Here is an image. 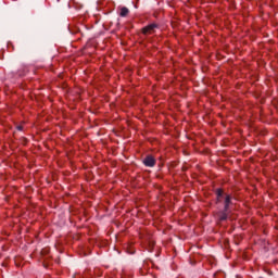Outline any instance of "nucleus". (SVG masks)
Masks as SVG:
<instances>
[{
  "label": "nucleus",
  "mask_w": 278,
  "mask_h": 278,
  "mask_svg": "<svg viewBox=\"0 0 278 278\" xmlns=\"http://www.w3.org/2000/svg\"><path fill=\"white\" fill-rule=\"evenodd\" d=\"M224 199H225V201H224V203H225L224 212H228L229 211V205H231V195L226 194Z\"/></svg>",
  "instance_id": "nucleus-3"
},
{
  "label": "nucleus",
  "mask_w": 278,
  "mask_h": 278,
  "mask_svg": "<svg viewBox=\"0 0 278 278\" xmlns=\"http://www.w3.org/2000/svg\"><path fill=\"white\" fill-rule=\"evenodd\" d=\"M155 157H153V155H147L144 159H143V164L144 166H148L149 168H153V166H155Z\"/></svg>",
  "instance_id": "nucleus-2"
},
{
  "label": "nucleus",
  "mask_w": 278,
  "mask_h": 278,
  "mask_svg": "<svg viewBox=\"0 0 278 278\" xmlns=\"http://www.w3.org/2000/svg\"><path fill=\"white\" fill-rule=\"evenodd\" d=\"M18 131H23V126H17Z\"/></svg>",
  "instance_id": "nucleus-7"
},
{
  "label": "nucleus",
  "mask_w": 278,
  "mask_h": 278,
  "mask_svg": "<svg viewBox=\"0 0 278 278\" xmlns=\"http://www.w3.org/2000/svg\"><path fill=\"white\" fill-rule=\"evenodd\" d=\"M216 194H217V203H222L225 192L223 191V189H217Z\"/></svg>",
  "instance_id": "nucleus-4"
},
{
  "label": "nucleus",
  "mask_w": 278,
  "mask_h": 278,
  "mask_svg": "<svg viewBox=\"0 0 278 278\" xmlns=\"http://www.w3.org/2000/svg\"><path fill=\"white\" fill-rule=\"evenodd\" d=\"M128 14H129V9H127L126 7H122L119 11V16L125 18V16H127Z\"/></svg>",
  "instance_id": "nucleus-5"
},
{
  "label": "nucleus",
  "mask_w": 278,
  "mask_h": 278,
  "mask_svg": "<svg viewBox=\"0 0 278 278\" xmlns=\"http://www.w3.org/2000/svg\"><path fill=\"white\" fill-rule=\"evenodd\" d=\"M159 25L155 23L149 24L146 27L141 28V34H143V36H151L153 34H155V29H159Z\"/></svg>",
  "instance_id": "nucleus-1"
},
{
  "label": "nucleus",
  "mask_w": 278,
  "mask_h": 278,
  "mask_svg": "<svg viewBox=\"0 0 278 278\" xmlns=\"http://www.w3.org/2000/svg\"><path fill=\"white\" fill-rule=\"evenodd\" d=\"M219 220H227V211L219 214Z\"/></svg>",
  "instance_id": "nucleus-6"
}]
</instances>
